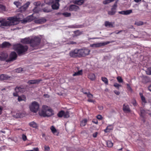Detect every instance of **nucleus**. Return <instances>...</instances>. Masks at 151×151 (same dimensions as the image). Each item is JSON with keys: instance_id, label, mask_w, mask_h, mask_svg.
Listing matches in <instances>:
<instances>
[{"instance_id": "50", "label": "nucleus", "mask_w": 151, "mask_h": 151, "mask_svg": "<svg viewBox=\"0 0 151 151\" xmlns=\"http://www.w3.org/2000/svg\"><path fill=\"white\" fill-rule=\"evenodd\" d=\"M132 103L134 106H136L137 105V103H136V101L134 99H133L132 100Z\"/></svg>"}, {"instance_id": "15", "label": "nucleus", "mask_w": 151, "mask_h": 151, "mask_svg": "<svg viewBox=\"0 0 151 151\" xmlns=\"http://www.w3.org/2000/svg\"><path fill=\"white\" fill-rule=\"evenodd\" d=\"M25 89L20 87H17L15 88V91L17 92L23 93L25 91Z\"/></svg>"}, {"instance_id": "40", "label": "nucleus", "mask_w": 151, "mask_h": 151, "mask_svg": "<svg viewBox=\"0 0 151 151\" xmlns=\"http://www.w3.org/2000/svg\"><path fill=\"white\" fill-rule=\"evenodd\" d=\"M14 4H15L17 7H19L21 5V3L19 1H14Z\"/></svg>"}, {"instance_id": "2", "label": "nucleus", "mask_w": 151, "mask_h": 151, "mask_svg": "<svg viewBox=\"0 0 151 151\" xmlns=\"http://www.w3.org/2000/svg\"><path fill=\"white\" fill-rule=\"evenodd\" d=\"M8 21H5V19L0 18V23L3 26H8L16 25L18 23L19 19L16 17H10L8 18Z\"/></svg>"}, {"instance_id": "18", "label": "nucleus", "mask_w": 151, "mask_h": 151, "mask_svg": "<svg viewBox=\"0 0 151 151\" xmlns=\"http://www.w3.org/2000/svg\"><path fill=\"white\" fill-rule=\"evenodd\" d=\"M114 23L110 22L108 21H106L105 22V25L106 27H114Z\"/></svg>"}, {"instance_id": "22", "label": "nucleus", "mask_w": 151, "mask_h": 151, "mask_svg": "<svg viewBox=\"0 0 151 151\" xmlns=\"http://www.w3.org/2000/svg\"><path fill=\"white\" fill-rule=\"evenodd\" d=\"M85 0H76L74 1L73 3L74 4L79 5H81L84 2Z\"/></svg>"}, {"instance_id": "10", "label": "nucleus", "mask_w": 151, "mask_h": 151, "mask_svg": "<svg viewBox=\"0 0 151 151\" xmlns=\"http://www.w3.org/2000/svg\"><path fill=\"white\" fill-rule=\"evenodd\" d=\"M79 49H75L70 52L69 55L71 57H79Z\"/></svg>"}, {"instance_id": "33", "label": "nucleus", "mask_w": 151, "mask_h": 151, "mask_svg": "<svg viewBox=\"0 0 151 151\" xmlns=\"http://www.w3.org/2000/svg\"><path fill=\"white\" fill-rule=\"evenodd\" d=\"M107 145L109 147H111L113 146V143L110 141H108L106 142Z\"/></svg>"}, {"instance_id": "14", "label": "nucleus", "mask_w": 151, "mask_h": 151, "mask_svg": "<svg viewBox=\"0 0 151 151\" xmlns=\"http://www.w3.org/2000/svg\"><path fill=\"white\" fill-rule=\"evenodd\" d=\"M17 57L16 53L14 52H12L10 55V60L13 61L15 60Z\"/></svg>"}, {"instance_id": "11", "label": "nucleus", "mask_w": 151, "mask_h": 151, "mask_svg": "<svg viewBox=\"0 0 151 151\" xmlns=\"http://www.w3.org/2000/svg\"><path fill=\"white\" fill-rule=\"evenodd\" d=\"M46 21V20L44 18H42L39 19L35 20V23L37 24H42L45 23Z\"/></svg>"}, {"instance_id": "58", "label": "nucleus", "mask_w": 151, "mask_h": 151, "mask_svg": "<svg viewBox=\"0 0 151 151\" xmlns=\"http://www.w3.org/2000/svg\"><path fill=\"white\" fill-rule=\"evenodd\" d=\"M114 92L117 95H119L120 94V92L119 91L115 90L114 91Z\"/></svg>"}, {"instance_id": "39", "label": "nucleus", "mask_w": 151, "mask_h": 151, "mask_svg": "<svg viewBox=\"0 0 151 151\" xmlns=\"http://www.w3.org/2000/svg\"><path fill=\"white\" fill-rule=\"evenodd\" d=\"M146 74L148 75H151V68H148L146 70Z\"/></svg>"}, {"instance_id": "9", "label": "nucleus", "mask_w": 151, "mask_h": 151, "mask_svg": "<svg viewBox=\"0 0 151 151\" xmlns=\"http://www.w3.org/2000/svg\"><path fill=\"white\" fill-rule=\"evenodd\" d=\"M68 9L71 12H78L80 10L79 7L75 5H70Z\"/></svg>"}, {"instance_id": "34", "label": "nucleus", "mask_w": 151, "mask_h": 151, "mask_svg": "<svg viewBox=\"0 0 151 151\" xmlns=\"http://www.w3.org/2000/svg\"><path fill=\"white\" fill-rule=\"evenodd\" d=\"M64 114V111H61L59 112L58 114V116L59 117H61L63 116Z\"/></svg>"}, {"instance_id": "59", "label": "nucleus", "mask_w": 151, "mask_h": 151, "mask_svg": "<svg viewBox=\"0 0 151 151\" xmlns=\"http://www.w3.org/2000/svg\"><path fill=\"white\" fill-rule=\"evenodd\" d=\"M141 98L142 101L143 102H145V98L144 96H141Z\"/></svg>"}, {"instance_id": "6", "label": "nucleus", "mask_w": 151, "mask_h": 151, "mask_svg": "<svg viewBox=\"0 0 151 151\" xmlns=\"http://www.w3.org/2000/svg\"><path fill=\"white\" fill-rule=\"evenodd\" d=\"M40 41V38L37 37H35L31 39L30 45L35 49H36V47L39 45Z\"/></svg>"}, {"instance_id": "32", "label": "nucleus", "mask_w": 151, "mask_h": 151, "mask_svg": "<svg viewBox=\"0 0 151 151\" xmlns=\"http://www.w3.org/2000/svg\"><path fill=\"white\" fill-rule=\"evenodd\" d=\"M101 78L102 81L104 82L105 84H108V80L106 78L102 77Z\"/></svg>"}, {"instance_id": "8", "label": "nucleus", "mask_w": 151, "mask_h": 151, "mask_svg": "<svg viewBox=\"0 0 151 151\" xmlns=\"http://www.w3.org/2000/svg\"><path fill=\"white\" fill-rule=\"evenodd\" d=\"M114 41L111 42L106 41V42H102L100 43H98L91 44L90 45V47H99L102 46H104L110 43L114 42Z\"/></svg>"}, {"instance_id": "64", "label": "nucleus", "mask_w": 151, "mask_h": 151, "mask_svg": "<svg viewBox=\"0 0 151 151\" xmlns=\"http://www.w3.org/2000/svg\"><path fill=\"white\" fill-rule=\"evenodd\" d=\"M68 44H76V42H74L73 41H71L69 42Z\"/></svg>"}, {"instance_id": "44", "label": "nucleus", "mask_w": 151, "mask_h": 151, "mask_svg": "<svg viewBox=\"0 0 151 151\" xmlns=\"http://www.w3.org/2000/svg\"><path fill=\"white\" fill-rule=\"evenodd\" d=\"M140 111L141 116L142 117H144L145 112V111L144 109H141Z\"/></svg>"}, {"instance_id": "30", "label": "nucleus", "mask_w": 151, "mask_h": 151, "mask_svg": "<svg viewBox=\"0 0 151 151\" xmlns=\"http://www.w3.org/2000/svg\"><path fill=\"white\" fill-rule=\"evenodd\" d=\"M82 74V70L78 71V72H75L74 74H73V76H76L81 75Z\"/></svg>"}, {"instance_id": "52", "label": "nucleus", "mask_w": 151, "mask_h": 151, "mask_svg": "<svg viewBox=\"0 0 151 151\" xmlns=\"http://www.w3.org/2000/svg\"><path fill=\"white\" fill-rule=\"evenodd\" d=\"M127 88L128 90L129 91H132V89L130 85L128 84H127Z\"/></svg>"}, {"instance_id": "26", "label": "nucleus", "mask_w": 151, "mask_h": 151, "mask_svg": "<svg viewBox=\"0 0 151 151\" xmlns=\"http://www.w3.org/2000/svg\"><path fill=\"white\" fill-rule=\"evenodd\" d=\"M11 45L9 42H4L2 43L1 47L2 48L4 47H9Z\"/></svg>"}, {"instance_id": "17", "label": "nucleus", "mask_w": 151, "mask_h": 151, "mask_svg": "<svg viewBox=\"0 0 151 151\" xmlns=\"http://www.w3.org/2000/svg\"><path fill=\"white\" fill-rule=\"evenodd\" d=\"M116 7L115 6H114L111 9L110 11H108V14L110 15H112L114 14L116 12Z\"/></svg>"}, {"instance_id": "55", "label": "nucleus", "mask_w": 151, "mask_h": 151, "mask_svg": "<svg viewBox=\"0 0 151 151\" xmlns=\"http://www.w3.org/2000/svg\"><path fill=\"white\" fill-rule=\"evenodd\" d=\"M45 150L46 151H49L50 150V148L48 146H45Z\"/></svg>"}, {"instance_id": "48", "label": "nucleus", "mask_w": 151, "mask_h": 151, "mask_svg": "<svg viewBox=\"0 0 151 151\" xmlns=\"http://www.w3.org/2000/svg\"><path fill=\"white\" fill-rule=\"evenodd\" d=\"M69 27L71 28H77L80 27L76 25H73L69 26Z\"/></svg>"}, {"instance_id": "29", "label": "nucleus", "mask_w": 151, "mask_h": 151, "mask_svg": "<svg viewBox=\"0 0 151 151\" xmlns=\"http://www.w3.org/2000/svg\"><path fill=\"white\" fill-rule=\"evenodd\" d=\"M114 124L109 125L107 127V129H108V131H109V132L111 130H113L114 128Z\"/></svg>"}, {"instance_id": "54", "label": "nucleus", "mask_w": 151, "mask_h": 151, "mask_svg": "<svg viewBox=\"0 0 151 151\" xmlns=\"http://www.w3.org/2000/svg\"><path fill=\"white\" fill-rule=\"evenodd\" d=\"M0 8L3 11L5 10V7L3 5L0 6Z\"/></svg>"}, {"instance_id": "36", "label": "nucleus", "mask_w": 151, "mask_h": 151, "mask_svg": "<svg viewBox=\"0 0 151 151\" xmlns=\"http://www.w3.org/2000/svg\"><path fill=\"white\" fill-rule=\"evenodd\" d=\"M116 79L119 83H122L123 82V80L121 76H119L116 78Z\"/></svg>"}, {"instance_id": "31", "label": "nucleus", "mask_w": 151, "mask_h": 151, "mask_svg": "<svg viewBox=\"0 0 151 151\" xmlns=\"http://www.w3.org/2000/svg\"><path fill=\"white\" fill-rule=\"evenodd\" d=\"M87 122V119H84L80 123V125L81 126H84L86 125Z\"/></svg>"}, {"instance_id": "38", "label": "nucleus", "mask_w": 151, "mask_h": 151, "mask_svg": "<svg viewBox=\"0 0 151 151\" xmlns=\"http://www.w3.org/2000/svg\"><path fill=\"white\" fill-rule=\"evenodd\" d=\"M61 14L64 16L65 17H70L71 15V13L67 12L63 13Z\"/></svg>"}, {"instance_id": "60", "label": "nucleus", "mask_w": 151, "mask_h": 151, "mask_svg": "<svg viewBox=\"0 0 151 151\" xmlns=\"http://www.w3.org/2000/svg\"><path fill=\"white\" fill-rule=\"evenodd\" d=\"M97 133L95 132L93 134V137L94 138H95L97 137Z\"/></svg>"}, {"instance_id": "63", "label": "nucleus", "mask_w": 151, "mask_h": 151, "mask_svg": "<svg viewBox=\"0 0 151 151\" xmlns=\"http://www.w3.org/2000/svg\"><path fill=\"white\" fill-rule=\"evenodd\" d=\"M98 107L99 109L100 110H102L103 109V107L102 106H98Z\"/></svg>"}, {"instance_id": "56", "label": "nucleus", "mask_w": 151, "mask_h": 151, "mask_svg": "<svg viewBox=\"0 0 151 151\" xmlns=\"http://www.w3.org/2000/svg\"><path fill=\"white\" fill-rule=\"evenodd\" d=\"M18 92H14L13 93V95L14 96H18Z\"/></svg>"}, {"instance_id": "27", "label": "nucleus", "mask_w": 151, "mask_h": 151, "mask_svg": "<svg viewBox=\"0 0 151 151\" xmlns=\"http://www.w3.org/2000/svg\"><path fill=\"white\" fill-rule=\"evenodd\" d=\"M88 78L92 81H93L95 78V75L93 73H91L88 76Z\"/></svg>"}, {"instance_id": "3", "label": "nucleus", "mask_w": 151, "mask_h": 151, "mask_svg": "<svg viewBox=\"0 0 151 151\" xmlns=\"http://www.w3.org/2000/svg\"><path fill=\"white\" fill-rule=\"evenodd\" d=\"M13 48L14 49L17 51L19 55L24 54L28 49L27 46H23L20 44L14 45L13 46Z\"/></svg>"}, {"instance_id": "5", "label": "nucleus", "mask_w": 151, "mask_h": 151, "mask_svg": "<svg viewBox=\"0 0 151 151\" xmlns=\"http://www.w3.org/2000/svg\"><path fill=\"white\" fill-rule=\"evenodd\" d=\"M40 107L39 104L36 101L32 102L29 106L30 110L32 112L36 113L38 111Z\"/></svg>"}, {"instance_id": "43", "label": "nucleus", "mask_w": 151, "mask_h": 151, "mask_svg": "<svg viewBox=\"0 0 151 151\" xmlns=\"http://www.w3.org/2000/svg\"><path fill=\"white\" fill-rule=\"evenodd\" d=\"M43 11L45 12H50V10L49 9L48 7H45L43 9Z\"/></svg>"}, {"instance_id": "20", "label": "nucleus", "mask_w": 151, "mask_h": 151, "mask_svg": "<svg viewBox=\"0 0 151 151\" xmlns=\"http://www.w3.org/2000/svg\"><path fill=\"white\" fill-rule=\"evenodd\" d=\"M10 77L7 75L2 74L0 75V80H3L9 79Z\"/></svg>"}, {"instance_id": "23", "label": "nucleus", "mask_w": 151, "mask_h": 151, "mask_svg": "<svg viewBox=\"0 0 151 151\" xmlns=\"http://www.w3.org/2000/svg\"><path fill=\"white\" fill-rule=\"evenodd\" d=\"M26 100V96L24 95L18 96V100L20 102L22 101H25Z\"/></svg>"}, {"instance_id": "21", "label": "nucleus", "mask_w": 151, "mask_h": 151, "mask_svg": "<svg viewBox=\"0 0 151 151\" xmlns=\"http://www.w3.org/2000/svg\"><path fill=\"white\" fill-rule=\"evenodd\" d=\"M40 80H29L27 82V83L29 84L38 83Z\"/></svg>"}, {"instance_id": "7", "label": "nucleus", "mask_w": 151, "mask_h": 151, "mask_svg": "<svg viewBox=\"0 0 151 151\" xmlns=\"http://www.w3.org/2000/svg\"><path fill=\"white\" fill-rule=\"evenodd\" d=\"M90 52V50L86 48L79 49V57L86 56L88 55Z\"/></svg>"}, {"instance_id": "35", "label": "nucleus", "mask_w": 151, "mask_h": 151, "mask_svg": "<svg viewBox=\"0 0 151 151\" xmlns=\"http://www.w3.org/2000/svg\"><path fill=\"white\" fill-rule=\"evenodd\" d=\"M114 0H105L103 1V4H106L110 2L114 1Z\"/></svg>"}, {"instance_id": "24", "label": "nucleus", "mask_w": 151, "mask_h": 151, "mask_svg": "<svg viewBox=\"0 0 151 151\" xmlns=\"http://www.w3.org/2000/svg\"><path fill=\"white\" fill-rule=\"evenodd\" d=\"M123 110L125 111L129 112L130 111L129 106L126 104H124L123 105Z\"/></svg>"}, {"instance_id": "1", "label": "nucleus", "mask_w": 151, "mask_h": 151, "mask_svg": "<svg viewBox=\"0 0 151 151\" xmlns=\"http://www.w3.org/2000/svg\"><path fill=\"white\" fill-rule=\"evenodd\" d=\"M40 116L43 117H50L54 114L53 110L46 105H43L41 109L39 111Z\"/></svg>"}, {"instance_id": "42", "label": "nucleus", "mask_w": 151, "mask_h": 151, "mask_svg": "<svg viewBox=\"0 0 151 151\" xmlns=\"http://www.w3.org/2000/svg\"><path fill=\"white\" fill-rule=\"evenodd\" d=\"M63 116L65 118H68L69 117V113L68 111H67L65 112L64 111V114Z\"/></svg>"}, {"instance_id": "47", "label": "nucleus", "mask_w": 151, "mask_h": 151, "mask_svg": "<svg viewBox=\"0 0 151 151\" xmlns=\"http://www.w3.org/2000/svg\"><path fill=\"white\" fill-rule=\"evenodd\" d=\"M39 150L38 147L34 148L33 149V150H27L25 151H39Z\"/></svg>"}, {"instance_id": "19", "label": "nucleus", "mask_w": 151, "mask_h": 151, "mask_svg": "<svg viewBox=\"0 0 151 151\" xmlns=\"http://www.w3.org/2000/svg\"><path fill=\"white\" fill-rule=\"evenodd\" d=\"M31 39L29 38H25L22 40L21 42L24 44H29L30 43Z\"/></svg>"}, {"instance_id": "28", "label": "nucleus", "mask_w": 151, "mask_h": 151, "mask_svg": "<svg viewBox=\"0 0 151 151\" xmlns=\"http://www.w3.org/2000/svg\"><path fill=\"white\" fill-rule=\"evenodd\" d=\"M34 19L32 15L27 17L26 18L27 22H30Z\"/></svg>"}, {"instance_id": "45", "label": "nucleus", "mask_w": 151, "mask_h": 151, "mask_svg": "<svg viewBox=\"0 0 151 151\" xmlns=\"http://www.w3.org/2000/svg\"><path fill=\"white\" fill-rule=\"evenodd\" d=\"M14 116L16 118L20 117L22 116V114L19 113H17L16 114V115H14Z\"/></svg>"}, {"instance_id": "57", "label": "nucleus", "mask_w": 151, "mask_h": 151, "mask_svg": "<svg viewBox=\"0 0 151 151\" xmlns=\"http://www.w3.org/2000/svg\"><path fill=\"white\" fill-rule=\"evenodd\" d=\"M88 101L89 102L94 103L95 101L92 100L91 99H89L88 100Z\"/></svg>"}, {"instance_id": "61", "label": "nucleus", "mask_w": 151, "mask_h": 151, "mask_svg": "<svg viewBox=\"0 0 151 151\" xmlns=\"http://www.w3.org/2000/svg\"><path fill=\"white\" fill-rule=\"evenodd\" d=\"M38 6H37L36 7H35V8L34 9V12H38L39 11H36V10H37V8L38 7Z\"/></svg>"}, {"instance_id": "41", "label": "nucleus", "mask_w": 151, "mask_h": 151, "mask_svg": "<svg viewBox=\"0 0 151 151\" xmlns=\"http://www.w3.org/2000/svg\"><path fill=\"white\" fill-rule=\"evenodd\" d=\"M114 86L117 89H119V87L121 86V85L117 83H115L114 85Z\"/></svg>"}, {"instance_id": "62", "label": "nucleus", "mask_w": 151, "mask_h": 151, "mask_svg": "<svg viewBox=\"0 0 151 151\" xmlns=\"http://www.w3.org/2000/svg\"><path fill=\"white\" fill-rule=\"evenodd\" d=\"M92 122L96 124H97L98 123V122L97 120H93Z\"/></svg>"}, {"instance_id": "16", "label": "nucleus", "mask_w": 151, "mask_h": 151, "mask_svg": "<svg viewBox=\"0 0 151 151\" xmlns=\"http://www.w3.org/2000/svg\"><path fill=\"white\" fill-rule=\"evenodd\" d=\"M30 4L29 2H27L24 5L22 6L21 7V10L22 11H25L28 7L29 5Z\"/></svg>"}, {"instance_id": "13", "label": "nucleus", "mask_w": 151, "mask_h": 151, "mask_svg": "<svg viewBox=\"0 0 151 151\" xmlns=\"http://www.w3.org/2000/svg\"><path fill=\"white\" fill-rule=\"evenodd\" d=\"M132 12V9H129L126 11H120L118 12L119 13L122 15H127L129 14Z\"/></svg>"}, {"instance_id": "4", "label": "nucleus", "mask_w": 151, "mask_h": 151, "mask_svg": "<svg viewBox=\"0 0 151 151\" xmlns=\"http://www.w3.org/2000/svg\"><path fill=\"white\" fill-rule=\"evenodd\" d=\"M60 0H45V3L47 4H52L51 7L53 9H58L59 8V2Z\"/></svg>"}, {"instance_id": "51", "label": "nucleus", "mask_w": 151, "mask_h": 151, "mask_svg": "<svg viewBox=\"0 0 151 151\" xmlns=\"http://www.w3.org/2000/svg\"><path fill=\"white\" fill-rule=\"evenodd\" d=\"M22 70V68H19L16 69V72L18 73H19Z\"/></svg>"}, {"instance_id": "53", "label": "nucleus", "mask_w": 151, "mask_h": 151, "mask_svg": "<svg viewBox=\"0 0 151 151\" xmlns=\"http://www.w3.org/2000/svg\"><path fill=\"white\" fill-rule=\"evenodd\" d=\"M96 118L97 119L99 120H101L102 119V117L101 115H98L97 116Z\"/></svg>"}, {"instance_id": "25", "label": "nucleus", "mask_w": 151, "mask_h": 151, "mask_svg": "<svg viewBox=\"0 0 151 151\" xmlns=\"http://www.w3.org/2000/svg\"><path fill=\"white\" fill-rule=\"evenodd\" d=\"M29 125L31 127L37 129L38 127V125L37 123L34 122H32L29 123Z\"/></svg>"}, {"instance_id": "37", "label": "nucleus", "mask_w": 151, "mask_h": 151, "mask_svg": "<svg viewBox=\"0 0 151 151\" xmlns=\"http://www.w3.org/2000/svg\"><path fill=\"white\" fill-rule=\"evenodd\" d=\"M143 24V22L142 21H138L135 22L134 23V24L137 26H141Z\"/></svg>"}, {"instance_id": "46", "label": "nucleus", "mask_w": 151, "mask_h": 151, "mask_svg": "<svg viewBox=\"0 0 151 151\" xmlns=\"http://www.w3.org/2000/svg\"><path fill=\"white\" fill-rule=\"evenodd\" d=\"M87 96L89 99H91L93 97V95L90 93L89 92H88V93L87 94Z\"/></svg>"}, {"instance_id": "12", "label": "nucleus", "mask_w": 151, "mask_h": 151, "mask_svg": "<svg viewBox=\"0 0 151 151\" xmlns=\"http://www.w3.org/2000/svg\"><path fill=\"white\" fill-rule=\"evenodd\" d=\"M50 129L52 133L56 136H58L59 132L53 126H52L50 127Z\"/></svg>"}, {"instance_id": "49", "label": "nucleus", "mask_w": 151, "mask_h": 151, "mask_svg": "<svg viewBox=\"0 0 151 151\" xmlns=\"http://www.w3.org/2000/svg\"><path fill=\"white\" fill-rule=\"evenodd\" d=\"M22 139L24 141H25L27 140V137L25 135H24V134H23L22 135Z\"/></svg>"}]
</instances>
